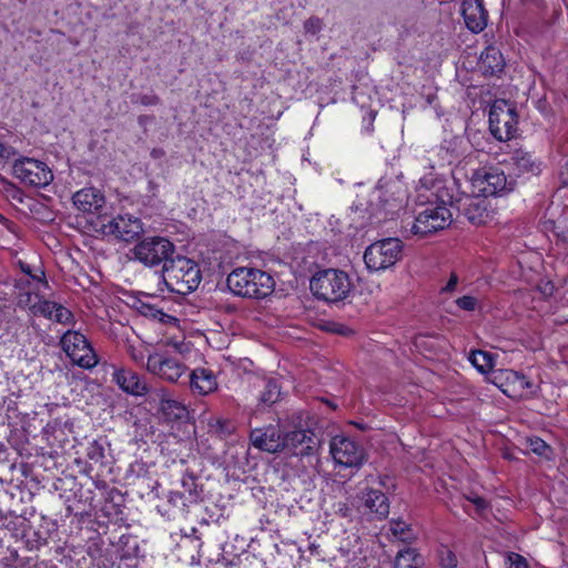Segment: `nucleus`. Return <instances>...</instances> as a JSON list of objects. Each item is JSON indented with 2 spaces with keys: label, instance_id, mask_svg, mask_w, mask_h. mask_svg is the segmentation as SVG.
I'll return each mask as SVG.
<instances>
[{
  "label": "nucleus",
  "instance_id": "nucleus-37",
  "mask_svg": "<svg viewBox=\"0 0 568 568\" xmlns=\"http://www.w3.org/2000/svg\"><path fill=\"white\" fill-rule=\"evenodd\" d=\"M52 318L58 323L67 324L72 321L73 314L67 307L61 304H57Z\"/></svg>",
  "mask_w": 568,
  "mask_h": 568
},
{
  "label": "nucleus",
  "instance_id": "nucleus-31",
  "mask_svg": "<svg viewBox=\"0 0 568 568\" xmlns=\"http://www.w3.org/2000/svg\"><path fill=\"white\" fill-rule=\"evenodd\" d=\"M87 457L91 463L102 466L105 459L103 444L99 440H93L87 449Z\"/></svg>",
  "mask_w": 568,
  "mask_h": 568
},
{
  "label": "nucleus",
  "instance_id": "nucleus-57",
  "mask_svg": "<svg viewBox=\"0 0 568 568\" xmlns=\"http://www.w3.org/2000/svg\"><path fill=\"white\" fill-rule=\"evenodd\" d=\"M133 395H143L144 393H140V392H136V393H132Z\"/></svg>",
  "mask_w": 568,
  "mask_h": 568
},
{
  "label": "nucleus",
  "instance_id": "nucleus-29",
  "mask_svg": "<svg viewBox=\"0 0 568 568\" xmlns=\"http://www.w3.org/2000/svg\"><path fill=\"white\" fill-rule=\"evenodd\" d=\"M485 212L486 207L484 206V201L481 200H473L465 209V215L475 225L484 223Z\"/></svg>",
  "mask_w": 568,
  "mask_h": 568
},
{
  "label": "nucleus",
  "instance_id": "nucleus-55",
  "mask_svg": "<svg viewBox=\"0 0 568 568\" xmlns=\"http://www.w3.org/2000/svg\"><path fill=\"white\" fill-rule=\"evenodd\" d=\"M324 403H326L332 409H335L336 408V405L333 404L331 400L328 399H323Z\"/></svg>",
  "mask_w": 568,
  "mask_h": 568
},
{
  "label": "nucleus",
  "instance_id": "nucleus-23",
  "mask_svg": "<svg viewBox=\"0 0 568 568\" xmlns=\"http://www.w3.org/2000/svg\"><path fill=\"white\" fill-rule=\"evenodd\" d=\"M480 68L485 74L496 75L503 72L505 68V60L499 49L488 47L480 54Z\"/></svg>",
  "mask_w": 568,
  "mask_h": 568
},
{
  "label": "nucleus",
  "instance_id": "nucleus-47",
  "mask_svg": "<svg viewBox=\"0 0 568 568\" xmlns=\"http://www.w3.org/2000/svg\"><path fill=\"white\" fill-rule=\"evenodd\" d=\"M469 500L476 506L478 511H483L488 507V503L483 497L476 496L474 498H469Z\"/></svg>",
  "mask_w": 568,
  "mask_h": 568
},
{
  "label": "nucleus",
  "instance_id": "nucleus-41",
  "mask_svg": "<svg viewBox=\"0 0 568 568\" xmlns=\"http://www.w3.org/2000/svg\"><path fill=\"white\" fill-rule=\"evenodd\" d=\"M456 304L462 310L471 312V311H475V308L477 306V300L473 296L465 295V296L457 298Z\"/></svg>",
  "mask_w": 568,
  "mask_h": 568
},
{
  "label": "nucleus",
  "instance_id": "nucleus-32",
  "mask_svg": "<svg viewBox=\"0 0 568 568\" xmlns=\"http://www.w3.org/2000/svg\"><path fill=\"white\" fill-rule=\"evenodd\" d=\"M369 196V206L367 207V211H369L371 214H377L379 211L387 209L388 202L382 201L381 189L373 190Z\"/></svg>",
  "mask_w": 568,
  "mask_h": 568
},
{
  "label": "nucleus",
  "instance_id": "nucleus-27",
  "mask_svg": "<svg viewBox=\"0 0 568 568\" xmlns=\"http://www.w3.org/2000/svg\"><path fill=\"white\" fill-rule=\"evenodd\" d=\"M181 485L184 489L183 493L187 496L189 503L196 504L202 499L203 487L196 483V477L193 474H184L181 479Z\"/></svg>",
  "mask_w": 568,
  "mask_h": 568
},
{
  "label": "nucleus",
  "instance_id": "nucleus-34",
  "mask_svg": "<svg viewBox=\"0 0 568 568\" xmlns=\"http://www.w3.org/2000/svg\"><path fill=\"white\" fill-rule=\"evenodd\" d=\"M439 564L444 568H455L457 566V557L456 555L447 547H443L439 552Z\"/></svg>",
  "mask_w": 568,
  "mask_h": 568
},
{
  "label": "nucleus",
  "instance_id": "nucleus-5",
  "mask_svg": "<svg viewBox=\"0 0 568 568\" xmlns=\"http://www.w3.org/2000/svg\"><path fill=\"white\" fill-rule=\"evenodd\" d=\"M90 223L95 233L111 235L123 242H132L144 232L141 220L130 214H99Z\"/></svg>",
  "mask_w": 568,
  "mask_h": 568
},
{
  "label": "nucleus",
  "instance_id": "nucleus-22",
  "mask_svg": "<svg viewBox=\"0 0 568 568\" xmlns=\"http://www.w3.org/2000/svg\"><path fill=\"white\" fill-rule=\"evenodd\" d=\"M112 379L121 390H148L141 376L130 368H118L112 374Z\"/></svg>",
  "mask_w": 568,
  "mask_h": 568
},
{
  "label": "nucleus",
  "instance_id": "nucleus-20",
  "mask_svg": "<svg viewBox=\"0 0 568 568\" xmlns=\"http://www.w3.org/2000/svg\"><path fill=\"white\" fill-rule=\"evenodd\" d=\"M510 163L518 174L538 175L541 172V162L524 150H516L510 156Z\"/></svg>",
  "mask_w": 568,
  "mask_h": 568
},
{
  "label": "nucleus",
  "instance_id": "nucleus-48",
  "mask_svg": "<svg viewBox=\"0 0 568 568\" xmlns=\"http://www.w3.org/2000/svg\"><path fill=\"white\" fill-rule=\"evenodd\" d=\"M327 329H329L334 333L341 334V335H346L347 332L349 331L347 327H345L344 325L338 324V323L328 324Z\"/></svg>",
  "mask_w": 568,
  "mask_h": 568
},
{
  "label": "nucleus",
  "instance_id": "nucleus-53",
  "mask_svg": "<svg viewBox=\"0 0 568 568\" xmlns=\"http://www.w3.org/2000/svg\"><path fill=\"white\" fill-rule=\"evenodd\" d=\"M505 394L508 395L513 399H516V400L521 399V395L520 394H516V395H513L510 393H505Z\"/></svg>",
  "mask_w": 568,
  "mask_h": 568
},
{
  "label": "nucleus",
  "instance_id": "nucleus-19",
  "mask_svg": "<svg viewBox=\"0 0 568 568\" xmlns=\"http://www.w3.org/2000/svg\"><path fill=\"white\" fill-rule=\"evenodd\" d=\"M364 507L379 520L385 519L389 514L387 496L379 489L367 488L363 493Z\"/></svg>",
  "mask_w": 568,
  "mask_h": 568
},
{
  "label": "nucleus",
  "instance_id": "nucleus-43",
  "mask_svg": "<svg viewBox=\"0 0 568 568\" xmlns=\"http://www.w3.org/2000/svg\"><path fill=\"white\" fill-rule=\"evenodd\" d=\"M304 29L310 33H317L322 29V21L317 17H311L304 22Z\"/></svg>",
  "mask_w": 568,
  "mask_h": 568
},
{
  "label": "nucleus",
  "instance_id": "nucleus-3",
  "mask_svg": "<svg viewBox=\"0 0 568 568\" xmlns=\"http://www.w3.org/2000/svg\"><path fill=\"white\" fill-rule=\"evenodd\" d=\"M162 280L170 292L186 295L200 285L201 271L194 261L178 255L163 264Z\"/></svg>",
  "mask_w": 568,
  "mask_h": 568
},
{
  "label": "nucleus",
  "instance_id": "nucleus-35",
  "mask_svg": "<svg viewBox=\"0 0 568 568\" xmlns=\"http://www.w3.org/2000/svg\"><path fill=\"white\" fill-rule=\"evenodd\" d=\"M186 497L187 496L185 495V493L170 491V494L168 496V501L172 506H174V507H176V508H179L181 510H185L189 507V505L191 504V503L187 501Z\"/></svg>",
  "mask_w": 568,
  "mask_h": 568
},
{
  "label": "nucleus",
  "instance_id": "nucleus-49",
  "mask_svg": "<svg viewBox=\"0 0 568 568\" xmlns=\"http://www.w3.org/2000/svg\"><path fill=\"white\" fill-rule=\"evenodd\" d=\"M18 559V552L17 550L10 551V555L8 557L3 558V566H10L11 564L16 562Z\"/></svg>",
  "mask_w": 568,
  "mask_h": 568
},
{
  "label": "nucleus",
  "instance_id": "nucleus-38",
  "mask_svg": "<svg viewBox=\"0 0 568 568\" xmlns=\"http://www.w3.org/2000/svg\"><path fill=\"white\" fill-rule=\"evenodd\" d=\"M507 568H528V562L521 555L510 552L507 556Z\"/></svg>",
  "mask_w": 568,
  "mask_h": 568
},
{
  "label": "nucleus",
  "instance_id": "nucleus-7",
  "mask_svg": "<svg viewBox=\"0 0 568 568\" xmlns=\"http://www.w3.org/2000/svg\"><path fill=\"white\" fill-rule=\"evenodd\" d=\"M12 174L28 187H45L53 181V172L45 162L27 156L13 162Z\"/></svg>",
  "mask_w": 568,
  "mask_h": 568
},
{
  "label": "nucleus",
  "instance_id": "nucleus-46",
  "mask_svg": "<svg viewBox=\"0 0 568 568\" xmlns=\"http://www.w3.org/2000/svg\"><path fill=\"white\" fill-rule=\"evenodd\" d=\"M558 178L562 186L568 185V159L565 161L559 170Z\"/></svg>",
  "mask_w": 568,
  "mask_h": 568
},
{
  "label": "nucleus",
  "instance_id": "nucleus-51",
  "mask_svg": "<svg viewBox=\"0 0 568 568\" xmlns=\"http://www.w3.org/2000/svg\"><path fill=\"white\" fill-rule=\"evenodd\" d=\"M501 456H503V458H505L507 460H515L516 459V457L513 454V452L510 449H508V448L503 449Z\"/></svg>",
  "mask_w": 568,
  "mask_h": 568
},
{
  "label": "nucleus",
  "instance_id": "nucleus-6",
  "mask_svg": "<svg viewBox=\"0 0 568 568\" xmlns=\"http://www.w3.org/2000/svg\"><path fill=\"white\" fill-rule=\"evenodd\" d=\"M403 257V242L396 237L376 241L366 247L364 262L371 272L386 271Z\"/></svg>",
  "mask_w": 568,
  "mask_h": 568
},
{
  "label": "nucleus",
  "instance_id": "nucleus-24",
  "mask_svg": "<svg viewBox=\"0 0 568 568\" xmlns=\"http://www.w3.org/2000/svg\"><path fill=\"white\" fill-rule=\"evenodd\" d=\"M190 384L192 389L197 390H216L217 383L216 377L212 371L206 368H196L190 376Z\"/></svg>",
  "mask_w": 568,
  "mask_h": 568
},
{
  "label": "nucleus",
  "instance_id": "nucleus-39",
  "mask_svg": "<svg viewBox=\"0 0 568 568\" xmlns=\"http://www.w3.org/2000/svg\"><path fill=\"white\" fill-rule=\"evenodd\" d=\"M390 530L394 536L404 539L406 537V532L409 530L408 525L402 520H392L390 521Z\"/></svg>",
  "mask_w": 568,
  "mask_h": 568
},
{
  "label": "nucleus",
  "instance_id": "nucleus-11",
  "mask_svg": "<svg viewBox=\"0 0 568 568\" xmlns=\"http://www.w3.org/2000/svg\"><path fill=\"white\" fill-rule=\"evenodd\" d=\"M474 185L485 196H496L509 193L515 187V180L508 179L497 166L481 168L473 175Z\"/></svg>",
  "mask_w": 568,
  "mask_h": 568
},
{
  "label": "nucleus",
  "instance_id": "nucleus-36",
  "mask_svg": "<svg viewBox=\"0 0 568 568\" xmlns=\"http://www.w3.org/2000/svg\"><path fill=\"white\" fill-rule=\"evenodd\" d=\"M19 265L24 274L29 275L32 280L37 281L44 287H48V281L45 280L44 272L42 270H38V272L33 273L29 264L20 261Z\"/></svg>",
  "mask_w": 568,
  "mask_h": 568
},
{
  "label": "nucleus",
  "instance_id": "nucleus-26",
  "mask_svg": "<svg viewBox=\"0 0 568 568\" xmlns=\"http://www.w3.org/2000/svg\"><path fill=\"white\" fill-rule=\"evenodd\" d=\"M423 558L414 548L400 550L395 558L394 568H422Z\"/></svg>",
  "mask_w": 568,
  "mask_h": 568
},
{
  "label": "nucleus",
  "instance_id": "nucleus-58",
  "mask_svg": "<svg viewBox=\"0 0 568 568\" xmlns=\"http://www.w3.org/2000/svg\"><path fill=\"white\" fill-rule=\"evenodd\" d=\"M0 565H3V560H0Z\"/></svg>",
  "mask_w": 568,
  "mask_h": 568
},
{
  "label": "nucleus",
  "instance_id": "nucleus-44",
  "mask_svg": "<svg viewBox=\"0 0 568 568\" xmlns=\"http://www.w3.org/2000/svg\"><path fill=\"white\" fill-rule=\"evenodd\" d=\"M281 393H262L258 398V405H266L276 403L280 398Z\"/></svg>",
  "mask_w": 568,
  "mask_h": 568
},
{
  "label": "nucleus",
  "instance_id": "nucleus-10",
  "mask_svg": "<svg viewBox=\"0 0 568 568\" xmlns=\"http://www.w3.org/2000/svg\"><path fill=\"white\" fill-rule=\"evenodd\" d=\"M61 347L73 364L92 368L98 364V357L87 337L77 331L65 332L60 341Z\"/></svg>",
  "mask_w": 568,
  "mask_h": 568
},
{
  "label": "nucleus",
  "instance_id": "nucleus-56",
  "mask_svg": "<svg viewBox=\"0 0 568 568\" xmlns=\"http://www.w3.org/2000/svg\"><path fill=\"white\" fill-rule=\"evenodd\" d=\"M220 426H221V429L223 430L224 426L226 425L225 422H219Z\"/></svg>",
  "mask_w": 568,
  "mask_h": 568
},
{
  "label": "nucleus",
  "instance_id": "nucleus-18",
  "mask_svg": "<svg viewBox=\"0 0 568 568\" xmlns=\"http://www.w3.org/2000/svg\"><path fill=\"white\" fill-rule=\"evenodd\" d=\"M462 14L466 27L471 32L478 33L487 24L486 12L479 0H464L462 3Z\"/></svg>",
  "mask_w": 568,
  "mask_h": 568
},
{
  "label": "nucleus",
  "instance_id": "nucleus-50",
  "mask_svg": "<svg viewBox=\"0 0 568 568\" xmlns=\"http://www.w3.org/2000/svg\"><path fill=\"white\" fill-rule=\"evenodd\" d=\"M8 455L7 446L0 442V463L8 462Z\"/></svg>",
  "mask_w": 568,
  "mask_h": 568
},
{
  "label": "nucleus",
  "instance_id": "nucleus-33",
  "mask_svg": "<svg viewBox=\"0 0 568 568\" xmlns=\"http://www.w3.org/2000/svg\"><path fill=\"white\" fill-rule=\"evenodd\" d=\"M57 303L47 300H40L38 303L32 305V312L36 315H42L48 318L53 317L54 308Z\"/></svg>",
  "mask_w": 568,
  "mask_h": 568
},
{
  "label": "nucleus",
  "instance_id": "nucleus-2",
  "mask_svg": "<svg viewBox=\"0 0 568 568\" xmlns=\"http://www.w3.org/2000/svg\"><path fill=\"white\" fill-rule=\"evenodd\" d=\"M229 290L236 296L263 300L275 288V281L265 271L252 267H237L226 278Z\"/></svg>",
  "mask_w": 568,
  "mask_h": 568
},
{
  "label": "nucleus",
  "instance_id": "nucleus-12",
  "mask_svg": "<svg viewBox=\"0 0 568 568\" xmlns=\"http://www.w3.org/2000/svg\"><path fill=\"white\" fill-rule=\"evenodd\" d=\"M284 440V419H280L277 424H270L250 432L251 444L270 454H278L283 450Z\"/></svg>",
  "mask_w": 568,
  "mask_h": 568
},
{
  "label": "nucleus",
  "instance_id": "nucleus-40",
  "mask_svg": "<svg viewBox=\"0 0 568 568\" xmlns=\"http://www.w3.org/2000/svg\"><path fill=\"white\" fill-rule=\"evenodd\" d=\"M9 529H12L14 531V536L21 535L24 536V528H26V519L21 517H14L13 520H10L7 525Z\"/></svg>",
  "mask_w": 568,
  "mask_h": 568
},
{
  "label": "nucleus",
  "instance_id": "nucleus-8",
  "mask_svg": "<svg viewBox=\"0 0 568 568\" xmlns=\"http://www.w3.org/2000/svg\"><path fill=\"white\" fill-rule=\"evenodd\" d=\"M175 252L174 244L162 236H149L141 240L132 250L133 256L145 266L165 264Z\"/></svg>",
  "mask_w": 568,
  "mask_h": 568
},
{
  "label": "nucleus",
  "instance_id": "nucleus-13",
  "mask_svg": "<svg viewBox=\"0 0 568 568\" xmlns=\"http://www.w3.org/2000/svg\"><path fill=\"white\" fill-rule=\"evenodd\" d=\"M517 114L507 105H494L489 112V130L498 141H507L515 136Z\"/></svg>",
  "mask_w": 568,
  "mask_h": 568
},
{
  "label": "nucleus",
  "instance_id": "nucleus-42",
  "mask_svg": "<svg viewBox=\"0 0 568 568\" xmlns=\"http://www.w3.org/2000/svg\"><path fill=\"white\" fill-rule=\"evenodd\" d=\"M133 102L142 105H156L160 103V98L156 94H140L133 99Z\"/></svg>",
  "mask_w": 568,
  "mask_h": 568
},
{
  "label": "nucleus",
  "instance_id": "nucleus-45",
  "mask_svg": "<svg viewBox=\"0 0 568 568\" xmlns=\"http://www.w3.org/2000/svg\"><path fill=\"white\" fill-rule=\"evenodd\" d=\"M458 275L453 272L449 276V280L448 282L446 283V285L444 287H442V292L443 293H450V292H454L456 290V286L458 284Z\"/></svg>",
  "mask_w": 568,
  "mask_h": 568
},
{
  "label": "nucleus",
  "instance_id": "nucleus-1",
  "mask_svg": "<svg viewBox=\"0 0 568 568\" xmlns=\"http://www.w3.org/2000/svg\"><path fill=\"white\" fill-rule=\"evenodd\" d=\"M315 422L306 412H296L284 418L282 453L300 458L317 457L322 437L313 427Z\"/></svg>",
  "mask_w": 568,
  "mask_h": 568
},
{
  "label": "nucleus",
  "instance_id": "nucleus-14",
  "mask_svg": "<svg viewBox=\"0 0 568 568\" xmlns=\"http://www.w3.org/2000/svg\"><path fill=\"white\" fill-rule=\"evenodd\" d=\"M331 454L337 464L345 467H359L365 458L363 448L346 437L332 439Z\"/></svg>",
  "mask_w": 568,
  "mask_h": 568
},
{
  "label": "nucleus",
  "instance_id": "nucleus-4",
  "mask_svg": "<svg viewBox=\"0 0 568 568\" xmlns=\"http://www.w3.org/2000/svg\"><path fill=\"white\" fill-rule=\"evenodd\" d=\"M310 288L318 300L335 303L348 296L352 282L344 271L327 268L312 277Z\"/></svg>",
  "mask_w": 568,
  "mask_h": 568
},
{
  "label": "nucleus",
  "instance_id": "nucleus-25",
  "mask_svg": "<svg viewBox=\"0 0 568 568\" xmlns=\"http://www.w3.org/2000/svg\"><path fill=\"white\" fill-rule=\"evenodd\" d=\"M469 362L481 374H490V372L494 371L495 357L487 351H471L469 354Z\"/></svg>",
  "mask_w": 568,
  "mask_h": 568
},
{
  "label": "nucleus",
  "instance_id": "nucleus-30",
  "mask_svg": "<svg viewBox=\"0 0 568 568\" xmlns=\"http://www.w3.org/2000/svg\"><path fill=\"white\" fill-rule=\"evenodd\" d=\"M139 312L150 318L156 320L161 323H170L172 321H176L175 317L164 313L161 308H158L155 305L141 303L139 307Z\"/></svg>",
  "mask_w": 568,
  "mask_h": 568
},
{
  "label": "nucleus",
  "instance_id": "nucleus-15",
  "mask_svg": "<svg viewBox=\"0 0 568 568\" xmlns=\"http://www.w3.org/2000/svg\"><path fill=\"white\" fill-rule=\"evenodd\" d=\"M488 381L499 390L508 388L524 389L532 387V383L528 376L514 369L499 368L490 372Z\"/></svg>",
  "mask_w": 568,
  "mask_h": 568
},
{
  "label": "nucleus",
  "instance_id": "nucleus-17",
  "mask_svg": "<svg viewBox=\"0 0 568 568\" xmlns=\"http://www.w3.org/2000/svg\"><path fill=\"white\" fill-rule=\"evenodd\" d=\"M73 205L83 213L97 214L105 204L104 195L95 187H84L77 191L72 196Z\"/></svg>",
  "mask_w": 568,
  "mask_h": 568
},
{
  "label": "nucleus",
  "instance_id": "nucleus-16",
  "mask_svg": "<svg viewBox=\"0 0 568 568\" xmlns=\"http://www.w3.org/2000/svg\"><path fill=\"white\" fill-rule=\"evenodd\" d=\"M148 369L152 374L173 383L181 377L185 368L176 359L153 354L148 358Z\"/></svg>",
  "mask_w": 568,
  "mask_h": 568
},
{
  "label": "nucleus",
  "instance_id": "nucleus-21",
  "mask_svg": "<svg viewBox=\"0 0 568 568\" xmlns=\"http://www.w3.org/2000/svg\"><path fill=\"white\" fill-rule=\"evenodd\" d=\"M159 412L166 422L187 423L192 418L186 405L174 399H161Z\"/></svg>",
  "mask_w": 568,
  "mask_h": 568
},
{
  "label": "nucleus",
  "instance_id": "nucleus-28",
  "mask_svg": "<svg viewBox=\"0 0 568 568\" xmlns=\"http://www.w3.org/2000/svg\"><path fill=\"white\" fill-rule=\"evenodd\" d=\"M526 442L534 454L545 458L546 460H551L554 458V449L544 439L539 437H528Z\"/></svg>",
  "mask_w": 568,
  "mask_h": 568
},
{
  "label": "nucleus",
  "instance_id": "nucleus-9",
  "mask_svg": "<svg viewBox=\"0 0 568 568\" xmlns=\"http://www.w3.org/2000/svg\"><path fill=\"white\" fill-rule=\"evenodd\" d=\"M450 223L452 213L448 207L443 203H429L425 209L417 212L415 220L412 222L410 232L419 237H425L444 230Z\"/></svg>",
  "mask_w": 568,
  "mask_h": 568
},
{
  "label": "nucleus",
  "instance_id": "nucleus-54",
  "mask_svg": "<svg viewBox=\"0 0 568 568\" xmlns=\"http://www.w3.org/2000/svg\"><path fill=\"white\" fill-rule=\"evenodd\" d=\"M388 480V477H381L379 478V485L382 487H386V481Z\"/></svg>",
  "mask_w": 568,
  "mask_h": 568
},
{
  "label": "nucleus",
  "instance_id": "nucleus-52",
  "mask_svg": "<svg viewBox=\"0 0 568 568\" xmlns=\"http://www.w3.org/2000/svg\"><path fill=\"white\" fill-rule=\"evenodd\" d=\"M8 155H9L8 149L2 143H0V158H6Z\"/></svg>",
  "mask_w": 568,
  "mask_h": 568
}]
</instances>
